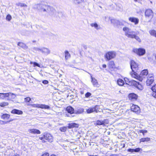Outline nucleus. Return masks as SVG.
Returning <instances> with one entry per match:
<instances>
[{"instance_id":"1","label":"nucleus","mask_w":156,"mask_h":156,"mask_svg":"<svg viewBox=\"0 0 156 156\" xmlns=\"http://www.w3.org/2000/svg\"><path fill=\"white\" fill-rule=\"evenodd\" d=\"M132 51L135 54L139 56H142L145 54L146 50L143 48H134L132 50Z\"/></svg>"},{"instance_id":"2","label":"nucleus","mask_w":156,"mask_h":156,"mask_svg":"<svg viewBox=\"0 0 156 156\" xmlns=\"http://www.w3.org/2000/svg\"><path fill=\"white\" fill-rule=\"evenodd\" d=\"M116 55V53L114 51H110L107 52L105 55V58L107 61L114 58Z\"/></svg>"},{"instance_id":"3","label":"nucleus","mask_w":156,"mask_h":156,"mask_svg":"<svg viewBox=\"0 0 156 156\" xmlns=\"http://www.w3.org/2000/svg\"><path fill=\"white\" fill-rule=\"evenodd\" d=\"M30 105L33 107L40 108L42 109H49L50 107L44 104H30Z\"/></svg>"},{"instance_id":"4","label":"nucleus","mask_w":156,"mask_h":156,"mask_svg":"<svg viewBox=\"0 0 156 156\" xmlns=\"http://www.w3.org/2000/svg\"><path fill=\"white\" fill-rule=\"evenodd\" d=\"M154 15V13L152 10L150 9H146L145 12V16L146 18H152Z\"/></svg>"},{"instance_id":"5","label":"nucleus","mask_w":156,"mask_h":156,"mask_svg":"<svg viewBox=\"0 0 156 156\" xmlns=\"http://www.w3.org/2000/svg\"><path fill=\"white\" fill-rule=\"evenodd\" d=\"M98 106L96 105L93 108H90L87 109L86 112L87 113L90 114L95 112L96 113L99 112L98 110Z\"/></svg>"},{"instance_id":"6","label":"nucleus","mask_w":156,"mask_h":156,"mask_svg":"<svg viewBox=\"0 0 156 156\" xmlns=\"http://www.w3.org/2000/svg\"><path fill=\"white\" fill-rule=\"evenodd\" d=\"M154 80L153 76L152 74H149L147 77V79L146 81L147 85L149 86L151 85L154 82Z\"/></svg>"},{"instance_id":"7","label":"nucleus","mask_w":156,"mask_h":156,"mask_svg":"<svg viewBox=\"0 0 156 156\" xmlns=\"http://www.w3.org/2000/svg\"><path fill=\"white\" fill-rule=\"evenodd\" d=\"M44 139L47 141L52 142L53 141V137L50 134L48 133H44Z\"/></svg>"},{"instance_id":"8","label":"nucleus","mask_w":156,"mask_h":156,"mask_svg":"<svg viewBox=\"0 0 156 156\" xmlns=\"http://www.w3.org/2000/svg\"><path fill=\"white\" fill-rule=\"evenodd\" d=\"M130 74L131 76L133 78L136 79L140 81H142L143 80V77L138 75L137 73L134 71V70L130 73Z\"/></svg>"},{"instance_id":"9","label":"nucleus","mask_w":156,"mask_h":156,"mask_svg":"<svg viewBox=\"0 0 156 156\" xmlns=\"http://www.w3.org/2000/svg\"><path fill=\"white\" fill-rule=\"evenodd\" d=\"M37 50L38 51H41L43 53L46 55L49 54L50 52V51L48 49L45 48H37Z\"/></svg>"},{"instance_id":"10","label":"nucleus","mask_w":156,"mask_h":156,"mask_svg":"<svg viewBox=\"0 0 156 156\" xmlns=\"http://www.w3.org/2000/svg\"><path fill=\"white\" fill-rule=\"evenodd\" d=\"M131 110L136 113H139L140 112V107L137 105H132L131 106Z\"/></svg>"},{"instance_id":"11","label":"nucleus","mask_w":156,"mask_h":156,"mask_svg":"<svg viewBox=\"0 0 156 156\" xmlns=\"http://www.w3.org/2000/svg\"><path fill=\"white\" fill-rule=\"evenodd\" d=\"M132 83L139 90H142L143 89V86L136 81L134 80L132 81Z\"/></svg>"},{"instance_id":"12","label":"nucleus","mask_w":156,"mask_h":156,"mask_svg":"<svg viewBox=\"0 0 156 156\" xmlns=\"http://www.w3.org/2000/svg\"><path fill=\"white\" fill-rule=\"evenodd\" d=\"M28 131L29 133L33 134H40L41 133L39 130L36 129H29Z\"/></svg>"},{"instance_id":"13","label":"nucleus","mask_w":156,"mask_h":156,"mask_svg":"<svg viewBox=\"0 0 156 156\" xmlns=\"http://www.w3.org/2000/svg\"><path fill=\"white\" fill-rule=\"evenodd\" d=\"M130 66L132 71L134 70L133 69H136L138 68V64L133 60L130 62Z\"/></svg>"},{"instance_id":"14","label":"nucleus","mask_w":156,"mask_h":156,"mask_svg":"<svg viewBox=\"0 0 156 156\" xmlns=\"http://www.w3.org/2000/svg\"><path fill=\"white\" fill-rule=\"evenodd\" d=\"M128 98L129 99L132 101H134L137 99V96L134 93H131L129 95Z\"/></svg>"},{"instance_id":"15","label":"nucleus","mask_w":156,"mask_h":156,"mask_svg":"<svg viewBox=\"0 0 156 156\" xmlns=\"http://www.w3.org/2000/svg\"><path fill=\"white\" fill-rule=\"evenodd\" d=\"M129 20L131 22L134 23L135 25L137 24L139 22V20L134 17H130Z\"/></svg>"},{"instance_id":"16","label":"nucleus","mask_w":156,"mask_h":156,"mask_svg":"<svg viewBox=\"0 0 156 156\" xmlns=\"http://www.w3.org/2000/svg\"><path fill=\"white\" fill-rule=\"evenodd\" d=\"M148 74V70L147 69H144L141 72L140 75V76L142 77L143 80Z\"/></svg>"},{"instance_id":"17","label":"nucleus","mask_w":156,"mask_h":156,"mask_svg":"<svg viewBox=\"0 0 156 156\" xmlns=\"http://www.w3.org/2000/svg\"><path fill=\"white\" fill-rule=\"evenodd\" d=\"M91 82L93 86L94 87H98L100 86V85L98 83L97 80L95 78H93L92 77H91Z\"/></svg>"},{"instance_id":"18","label":"nucleus","mask_w":156,"mask_h":156,"mask_svg":"<svg viewBox=\"0 0 156 156\" xmlns=\"http://www.w3.org/2000/svg\"><path fill=\"white\" fill-rule=\"evenodd\" d=\"M9 94L8 93H0V99H4L9 97Z\"/></svg>"},{"instance_id":"19","label":"nucleus","mask_w":156,"mask_h":156,"mask_svg":"<svg viewBox=\"0 0 156 156\" xmlns=\"http://www.w3.org/2000/svg\"><path fill=\"white\" fill-rule=\"evenodd\" d=\"M133 31H129V33H127L126 34V35L129 38H133L135 34H133Z\"/></svg>"},{"instance_id":"20","label":"nucleus","mask_w":156,"mask_h":156,"mask_svg":"<svg viewBox=\"0 0 156 156\" xmlns=\"http://www.w3.org/2000/svg\"><path fill=\"white\" fill-rule=\"evenodd\" d=\"M68 125V128L69 129H71L73 127H79L78 124L75 123H69Z\"/></svg>"},{"instance_id":"21","label":"nucleus","mask_w":156,"mask_h":156,"mask_svg":"<svg viewBox=\"0 0 156 156\" xmlns=\"http://www.w3.org/2000/svg\"><path fill=\"white\" fill-rule=\"evenodd\" d=\"M11 113L13 114H15L18 115H21L23 114V112L21 110L14 109L11 111Z\"/></svg>"},{"instance_id":"22","label":"nucleus","mask_w":156,"mask_h":156,"mask_svg":"<svg viewBox=\"0 0 156 156\" xmlns=\"http://www.w3.org/2000/svg\"><path fill=\"white\" fill-rule=\"evenodd\" d=\"M66 111L67 112L71 114L74 112V109L71 106H68L66 108Z\"/></svg>"},{"instance_id":"23","label":"nucleus","mask_w":156,"mask_h":156,"mask_svg":"<svg viewBox=\"0 0 156 156\" xmlns=\"http://www.w3.org/2000/svg\"><path fill=\"white\" fill-rule=\"evenodd\" d=\"M90 26L92 27H94L97 30H98L100 28L99 26L96 23H93L90 24Z\"/></svg>"},{"instance_id":"24","label":"nucleus","mask_w":156,"mask_h":156,"mask_svg":"<svg viewBox=\"0 0 156 156\" xmlns=\"http://www.w3.org/2000/svg\"><path fill=\"white\" fill-rule=\"evenodd\" d=\"M150 138L148 137L142 138L140 140V143L141 142H148L150 140Z\"/></svg>"},{"instance_id":"25","label":"nucleus","mask_w":156,"mask_h":156,"mask_svg":"<svg viewBox=\"0 0 156 156\" xmlns=\"http://www.w3.org/2000/svg\"><path fill=\"white\" fill-rule=\"evenodd\" d=\"M117 83L120 86H122L124 84V81L120 79L118 80Z\"/></svg>"},{"instance_id":"26","label":"nucleus","mask_w":156,"mask_h":156,"mask_svg":"<svg viewBox=\"0 0 156 156\" xmlns=\"http://www.w3.org/2000/svg\"><path fill=\"white\" fill-rule=\"evenodd\" d=\"M108 66L110 68H113L115 67L114 63L113 61H111L109 63Z\"/></svg>"},{"instance_id":"27","label":"nucleus","mask_w":156,"mask_h":156,"mask_svg":"<svg viewBox=\"0 0 156 156\" xmlns=\"http://www.w3.org/2000/svg\"><path fill=\"white\" fill-rule=\"evenodd\" d=\"M65 58L66 59H67L69 58L70 57V54L67 51H65Z\"/></svg>"},{"instance_id":"28","label":"nucleus","mask_w":156,"mask_h":156,"mask_svg":"<svg viewBox=\"0 0 156 156\" xmlns=\"http://www.w3.org/2000/svg\"><path fill=\"white\" fill-rule=\"evenodd\" d=\"M10 117V115L6 114H4L2 116V118L4 119H8Z\"/></svg>"},{"instance_id":"29","label":"nucleus","mask_w":156,"mask_h":156,"mask_svg":"<svg viewBox=\"0 0 156 156\" xmlns=\"http://www.w3.org/2000/svg\"><path fill=\"white\" fill-rule=\"evenodd\" d=\"M8 94H9V97L10 96V99H15L16 97V95L14 94L11 93V92L8 93Z\"/></svg>"},{"instance_id":"30","label":"nucleus","mask_w":156,"mask_h":156,"mask_svg":"<svg viewBox=\"0 0 156 156\" xmlns=\"http://www.w3.org/2000/svg\"><path fill=\"white\" fill-rule=\"evenodd\" d=\"M9 103L7 102H3L0 103V106L1 107H4L8 106Z\"/></svg>"},{"instance_id":"31","label":"nucleus","mask_w":156,"mask_h":156,"mask_svg":"<svg viewBox=\"0 0 156 156\" xmlns=\"http://www.w3.org/2000/svg\"><path fill=\"white\" fill-rule=\"evenodd\" d=\"M16 5L18 6H20L21 7H27V5L24 3H21L20 2H18L16 4Z\"/></svg>"},{"instance_id":"32","label":"nucleus","mask_w":156,"mask_h":156,"mask_svg":"<svg viewBox=\"0 0 156 156\" xmlns=\"http://www.w3.org/2000/svg\"><path fill=\"white\" fill-rule=\"evenodd\" d=\"M150 34L152 35L155 36L156 37V31L154 30H151L149 31Z\"/></svg>"},{"instance_id":"33","label":"nucleus","mask_w":156,"mask_h":156,"mask_svg":"<svg viewBox=\"0 0 156 156\" xmlns=\"http://www.w3.org/2000/svg\"><path fill=\"white\" fill-rule=\"evenodd\" d=\"M133 38H135L136 41L139 43H140L141 42V40L140 37L136 34L135 35Z\"/></svg>"},{"instance_id":"34","label":"nucleus","mask_w":156,"mask_h":156,"mask_svg":"<svg viewBox=\"0 0 156 156\" xmlns=\"http://www.w3.org/2000/svg\"><path fill=\"white\" fill-rule=\"evenodd\" d=\"M123 30L125 32L126 34L127 33H129V31L130 30V29L127 27H125L123 28Z\"/></svg>"},{"instance_id":"35","label":"nucleus","mask_w":156,"mask_h":156,"mask_svg":"<svg viewBox=\"0 0 156 156\" xmlns=\"http://www.w3.org/2000/svg\"><path fill=\"white\" fill-rule=\"evenodd\" d=\"M67 129V127L66 126L62 127L59 128V130L62 132H65Z\"/></svg>"},{"instance_id":"36","label":"nucleus","mask_w":156,"mask_h":156,"mask_svg":"<svg viewBox=\"0 0 156 156\" xmlns=\"http://www.w3.org/2000/svg\"><path fill=\"white\" fill-rule=\"evenodd\" d=\"M104 122H103V121L98 120L97 121V122H96V125H100L103 124H104Z\"/></svg>"},{"instance_id":"37","label":"nucleus","mask_w":156,"mask_h":156,"mask_svg":"<svg viewBox=\"0 0 156 156\" xmlns=\"http://www.w3.org/2000/svg\"><path fill=\"white\" fill-rule=\"evenodd\" d=\"M18 45L23 48H24L26 46L25 44L22 42L18 43Z\"/></svg>"},{"instance_id":"38","label":"nucleus","mask_w":156,"mask_h":156,"mask_svg":"<svg viewBox=\"0 0 156 156\" xmlns=\"http://www.w3.org/2000/svg\"><path fill=\"white\" fill-rule=\"evenodd\" d=\"M84 111V109L83 108H80L78 110L76 113L78 114H81Z\"/></svg>"},{"instance_id":"39","label":"nucleus","mask_w":156,"mask_h":156,"mask_svg":"<svg viewBox=\"0 0 156 156\" xmlns=\"http://www.w3.org/2000/svg\"><path fill=\"white\" fill-rule=\"evenodd\" d=\"M151 89L153 91V93H156V84L152 86Z\"/></svg>"},{"instance_id":"40","label":"nucleus","mask_w":156,"mask_h":156,"mask_svg":"<svg viewBox=\"0 0 156 156\" xmlns=\"http://www.w3.org/2000/svg\"><path fill=\"white\" fill-rule=\"evenodd\" d=\"M12 18L11 16L9 14H8L6 16V20L8 21H10L11 20Z\"/></svg>"},{"instance_id":"41","label":"nucleus","mask_w":156,"mask_h":156,"mask_svg":"<svg viewBox=\"0 0 156 156\" xmlns=\"http://www.w3.org/2000/svg\"><path fill=\"white\" fill-rule=\"evenodd\" d=\"M39 139L42 140V142L44 143L46 142V141L44 139V134L43 135V136L42 137H39Z\"/></svg>"},{"instance_id":"42","label":"nucleus","mask_w":156,"mask_h":156,"mask_svg":"<svg viewBox=\"0 0 156 156\" xmlns=\"http://www.w3.org/2000/svg\"><path fill=\"white\" fill-rule=\"evenodd\" d=\"M139 132L140 133H143V134L144 136V133H147V130H140L139 131Z\"/></svg>"},{"instance_id":"43","label":"nucleus","mask_w":156,"mask_h":156,"mask_svg":"<svg viewBox=\"0 0 156 156\" xmlns=\"http://www.w3.org/2000/svg\"><path fill=\"white\" fill-rule=\"evenodd\" d=\"M31 64H33L34 65V66L35 67V66H37L39 67H40V65L36 62H30Z\"/></svg>"},{"instance_id":"44","label":"nucleus","mask_w":156,"mask_h":156,"mask_svg":"<svg viewBox=\"0 0 156 156\" xmlns=\"http://www.w3.org/2000/svg\"><path fill=\"white\" fill-rule=\"evenodd\" d=\"M75 2L77 4H79L83 2L84 0H74Z\"/></svg>"},{"instance_id":"45","label":"nucleus","mask_w":156,"mask_h":156,"mask_svg":"<svg viewBox=\"0 0 156 156\" xmlns=\"http://www.w3.org/2000/svg\"><path fill=\"white\" fill-rule=\"evenodd\" d=\"M110 19V18L107 16H105L103 17V20L106 21H108Z\"/></svg>"},{"instance_id":"46","label":"nucleus","mask_w":156,"mask_h":156,"mask_svg":"<svg viewBox=\"0 0 156 156\" xmlns=\"http://www.w3.org/2000/svg\"><path fill=\"white\" fill-rule=\"evenodd\" d=\"M31 100V98L29 97L25 98L24 99L25 101L26 102H29Z\"/></svg>"},{"instance_id":"47","label":"nucleus","mask_w":156,"mask_h":156,"mask_svg":"<svg viewBox=\"0 0 156 156\" xmlns=\"http://www.w3.org/2000/svg\"><path fill=\"white\" fill-rule=\"evenodd\" d=\"M110 21H111V23H113L114 25H115V23L116 22H117V20H114V19H111Z\"/></svg>"},{"instance_id":"48","label":"nucleus","mask_w":156,"mask_h":156,"mask_svg":"<svg viewBox=\"0 0 156 156\" xmlns=\"http://www.w3.org/2000/svg\"><path fill=\"white\" fill-rule=\"evenodd\" d=\"M142 150V149L140 148H137L134 149V151L136 152H139Z\"/></svg>"},{"instance_id":"49","label":"nucleus","mask_w":156,"mask_h":156,"mask_svg":"<svg viewBox=\"0 0 156 156\" xmlns=\"http://www.w3.org/2000/svg\"><path fill=\"white\" fill-rule=\"evenodd\" d=\"M91 95V94L90 93L88 92L85 94V97L86 98H88Z\"/></svg>"},{"instance_id":"50","label":"nucleus","mask_w":156,"mask_h":156,"mask_svg":"<svg viewBox=\"0 0 156 156\" xmlns=\"http://www.w3.org/2000/svg\"><path fill=\"white\" fill-rule=\"evenodd\" d=\"M128 151L129 152H133L134 151V149H128Z\"/></svg>"},{"instance_id":"51","label":"nucleus","mask_w":156,"mask_h":156,"mask_svg":"<svg viewBox=\"0 0 156 156\" xmlns=\"http://www.w3.org/2000/svg\"><path fill=\"white\" fill-rule=\"evenodd\" d=\"M42 83H43L45 84H47L48 83V82L47 80H44L43 81Z\"/></svg>"},{"instance_id":"52","label":"nucleus","mask_w":156,"mask_h":156,"mask_svg":"<svg viewBox=\"0 0 156 156\" xmlns=\"http://www.w3.org/2000/svg\"><path fill=\"white\" fill-rule=\"evenodd\" d=\"M49 154L48 153H45L43 154L42 156H49Z\"/></svg>"},{"instance_id":"53","label":"nucleus","mask_w":156,"mask_h":156,"mask_svg":"<svg viewBox=\"0 0 156 156\" xmlns=\"http://www.w3.org/2000/svg\"><path fill=\"white\" fill-rule=\"evenodd\" d=\"M152 95L153 97L156 98V93H153Z\"/></svg>"},{"instance_id":"54","label":"nucleus","mask_w":156,"mask_h":156,"mask_svg":"<svg viewBox=\"0 0 156 156\" xmlns=\"http://www.w3.org/2000/svg\"><path fill=\"white\" fill-rule=\"evenodd\" d=\"M105 110H107L108 111H107V112H112L113 111L111 110H110V109H108V108H105V109H104Z\"/></svg>"},{"instance_id":"55","label":"nucleus","mask_w":156,"mask_h":156,"mask_svg":"<svg viewBox=\"0 0 156 156\" xmlns=\"http://www.w3.org/2000/svg\"><path fill=\"white\" fill-rule=\"evenodd\" d=\"M102 67L104 68H105L106 67V65L105 64H103L102 65Z\"/></svg>"},{"instance_id":"56","label":"nucleus","mask_w":156,"mask_h":156,"mask_svg":"<svg viewBox=\"0 0 156 156\" xmlns=\"http://www.w3.org/2000/svg\"><path fill=\"white\" fill-rule=\"evenodd\" d=\"M109 156H116L115 154H112Z\"/></svg>"},{"instance_id":"57","label":"nucleus","mask_w":156,"mask_h":156,"mask_svg":"<svg viewBox=\"0 0 156 156\" xmlns=\"http://www.w3.org/2000/svg\"><path fill=\"white\" fill-rule=\"evenodd\" d=\"M2 122H3L4 124H6L7 122H4L3 121H2Z\"/></svg>"},{"instance_id":"58","label":"nucleus","mask_w":156,"mask_h":156,"mask_svg":"<svg viewBox=\"0 0 156 156\" xmlns=\"http://www.w3.org/2000/svg\"><path fill=\"white\" fill-rule=\"evenodd\" d=\"M50 156H56L54 154H52Z\"/></svg>"},{"instance_id":"59","label":"nucleus","mask_w":156,"mask_h":156,"mask_svg":"<svg viewBox=\"0 0 156 156\" xmlns=\"http://www.w3.org/2000/svg\"><path fill=\"white\" fill-rule=\"evenodd\" d=\"M14 156H20V155H19L17 154V155H14Z\"/></svg>"},{"instance_id":"60","label":"nucleus","mask_w":156,"mask_h":156,"mask_svg":"<svg viewBox=\"0 0 156 156\" xmlns=\"http://www.w3.org/2000/svg\"><path fill=\"white\" fill-rule=\"evenodd\" d=\"M89 156H97V155H90Z\"/></svg>"},{"instance_id":"61","label":"nucleus","mask_w":156,"mask_h":156,"mask_svg":"<svg viewBox=\"0 0 156 156\" xmlns=\"http://www.w3.org/2000/svg\"><path fill=\"white\" fill-rule=\"evenodd\" d=\"M43 11H46V10L45 9H43Z\"/></svg>"},{"instance_id":"62","label":"nucleus","mask_w":156,"mask_h":156,"mask_svg":"<svg viewBox=\"0 0 156 156\" xmlns=\"http://www.w3.org/2000/svg\"><path fill=\"white\" fill-rule=\"evenodd\" d=\"M150 2L151 3H152V2L151 1Z\"/></svg>"}]
</instances>
